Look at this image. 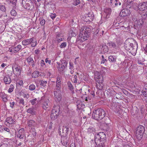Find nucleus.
Listing matches in <instances>:
<instances>
[{"instance_id":"nucleus-2","label":"nucleus","mask_w":147,"mask_h":147,"mask_svg":"<svg viewBox=\"0 0 147 147\" xmlns=\"http://www.w3.org/2000/svg\"><path fill=\"white\" fill-rule=\"evenodd\" d=\"M90 29L87 26L83 27L80 30L79 39L82 42L85 41L89 37Z\"/></svg>"},{"instance_id":"nucleus-26","label":"nucleus","mask_w":147,"mask_h":147,"mask_svg":"<svg viewBox=\"0 0 147 147\" xmlns=\"http://www.w3.org/2000/svg\"><path fill=\"white\" fill-rule=\"evenodd\" d=\"M63 38V37L62 36V35L61 34H58L56 38L57 41L58 42H60L62 41Z\"/></svg>"},{"instance_id":"nucleus-15","label":"nucleus","mask_w":147,"mask_h":147,"mask_svg":"<svg viewBox=\"0 0 147 147\" xmlns=\"http://www.w3.org/2000/svg\"><path fill=\"white\" fill-rule=\"evenodd\" d=\"M61 91H55L54 92L55 96L58 101H60L61 100Z\"/></svg>"},{"instance_id":"nucleus-43","label":"nucleus","mask_w":147,"mask_h":147,"mask_svg":"<svg viewBox=\"0 0 147 147\" xmlns=\"http://www.w3.org/2000/svg\"><path fill=\"white\" fill-rule=\"evenodd\" d=\"M108 46L106 45H103L102 46V49L103 51L105 53H107L108 52Z\"/></svg>"},{"instance_id":"nucleus-39","label":"nucleus","mask_w":147,"mask_h":147,"mask_svg":"<svg viewBox=\"0 0 147 147\" xmlns=\"http://www.w3.org/2000/svg\"><path fill=\"white\" fill-rule=\"evenodd\" d=\"M95 131V129L93 127H89L88 129V131L89 133H93L94 134V132Z\"/></svg>"},{"instance_id":"nucleus-45","label":"nucleus","mask_w":147,"mask_h":147,"mask_svg":"<svg viewBox=\"0 0 147 147\" xmlns=\"http://www.w3.org/2000/svg\"><path fill=\"white\" fill-rule=\"evenodd\" d=\"M0 9L1 11L3 12H5L6 10L5 6L3 5H0Z\"/></svg>"},{"instance_id":"nucleus-34","label":"nucleus","mask_w":147,"mask_h":147,"mask_svg":"<svg viewBox=\"0 0 147 147\" xmlns=\"http://www.w3.org/2000/svg\"><path fill=\"white\" fill-rule=\"evenodd\" d=\"M60 62V64L62 65H63L65 66V68L67 67V63L66 61L64 60H61Z\"/></svg>"},{"instance_id":"nucleus-36","label":"nucleus","mask_w":147,"mask_h":147,"mask_svg":"<svg viewBox=\"0 0 147 147\" xmlns=\"http://www.w3.org/2000/svg\"><path fill=\"white\" fill-rule=\"evenodd\" d=\"M27 61L29 64H30V63H34L33 59L30 57H29L27 59Z\"/></svg>"},{"instance_id":"nucleus-63","label":"nucleus","mask_w":147,"mask_h":147,"mask_svg":"<svg viewBox=\"0 0 147 147\" xmlns=\"http://www.w3.org/2000/svg\"><path fill=\"white\" fill-rule=\"evenodd\" d=\"M10 107L13 108L15 105V102H10Z\"/></svg>"},{"instance_id":"nucleus-33","label":"nucleus","mask_w":147,"mask_h":147,"mask_svg":"<svg viewBox=\"0 0 147 147\" xmlns=\"http://www.w3.org/2000/svg\"><path fill=\"white\" fill-rule=\"evenodd\" d=\"M39 75V72L37 71H34L32 75L33 78H35L38 77Z\"/></svg>"},{"instance_id":"nucleus-12","label":"nucleus","mask_w":147,"mask_h":147,"mask_svg":"<svg viewBox=\"0 0 147 147\" xmlns=\"http://www.w3.org/2000/svg\"><path fill=\"white\" fill-rule=\"evenodd\" d=\"M106 136L104 133L100 132V143H102L103 144H106Z\"/></svg>"},{"instance_id":"nucleus-18","label":"nucleus","mask_w":147,"mask_h":147,"mask_svg":"<svg viewBox=\"0 0 147 147\" xmlns=\"http://www.w3.org/2000/svg\"><path fill=\"white\" fill-rule=\"evenodd\" d=\"M34 41V38H32L23 40L22 43L23 45H27Z\"/></svg>"},{"instance_id":"nucleus-22","label":"nucleus","mask_w":147,"mask_h":147,"mask_svg":"<svg viewBox=\"0 0 147 147\" xmlns=\"http://www.w3.org/2000/svg\"><path fill=\"white\" fill-rule=\"evenodd\" d=\"M28 126L30 127H34L36 124L35 121L32 120H29L27 122Z\"/></svg>"},{"instance_id":"nucleus-47","label":"nucleus","mask_w":147,"mask_h":147,"mask_svg":"<svg viewBox=\"0 0 147 147\" xmlns=\"http://www.w3.org/2000/svg\"><path fill=\"white\" fill-rule=\"evenodd\" d=\"M7 1H9L10 3H12L13 5H16L17 0H6Z\"/></svg>"},{"instance_id":"nucleus-31","label":"nucleus","mask_w":147,"mask_h":147,"mask_svg":"<svg viewBox=\"0 0 147 147\" xmlns=\"http://www.w3.org/2000/svg\"><path fill=\"white\" fill-rule=\"evenodd\" d=\"M127 8H130V7L133 5V0H127Z\"/></svg>"},{"instance_id":"nucleus-6","label":"nucleus","mask_w":147,"mask_h":147,"mask_svg":"<svg viewBox=\"0 0 147 147\" xmlns=\"http://www.w3.org/2000/svg\"><path fill=\"white\" fill-rule=\"evenodd\" d=\"M22 4L24 7L29 10H32L34 7V5L31 0H22Z\"/></svg>"},{"instance_id":"nucleus-1","label":"nucleus","mask_w":147,"mask_h":147,"mask_svg":"<svg viewBox=\"0 0 147 147\" xmlns=\"http://www.w3.org/2000/svg\"><path fill=\"white\" fill-rule=\"evenodd\" d=\"M124 47L125 49L129 52L135 53L137 49V44L133 39L128 38L125 42Z\"/></svg>"},{"instance_id":"nucleus-46","label":"nucleus","mask_w":147,"mask_h":147,"mask_svg":"<svg viewBox=\"0 0 147 147\" xmlns=\"http://www.w3.org/2000/svg\"><path fill=\"white\" fill-rule=\"evenodd\" d=\"M13 86L12 84H11L10 86L9 89L8 90V92L9 93H11L12 92L13 90Z\"/></svg>"},{"instance_id":"nucleus-48","label":"nucleus","mask_w":147,"mask_h":147,"mask_svg":"<svg viewBox=\"0 0 147 147\" xmlns=\"http://www.w3.org/2000/svg\"><path fill=\"white\" fill-rule=\"evenodd\" d=\"M61 87V85L56 84V90L57 91H60Z\"/></svg>"},{"instance_id":"nucleus-11","label":"nucleus","mask_w":147,"mask_h":147,"mask_svg":"<svg viewBox=\"0 0 147 147\" xmlns=\"http://www.w3.org/2000/svg\"><path fill=\"white\" fill-rule=\"evenodd\" d=\"M138 8L140 11L145 10L147 9V3L143 2L140 3L138 5Z\"/></svg>"},{"instance_id":"nucleus-21","label":"nucleus","mask_w":147,"mask_h":147,"mask_svg":"<svg viewBox=\"0 0 147 147\" xmlns=\"http://www.w3.org/2000/svg\"><path fill=\"white\" fill-rule=\"evenodd\" d=\"M57 63L58 65L57 69L58 71H63L65 69V66L63 65H62L60 64V62H57Z\"/></svg>"},{"instance_id":"nucleus-9","label":"nucleus","mask_w":147,"mask_h":147,"mask_svg":"<svg viewBox=\"0 0 147 147\" xmlns=\"http://www.w3.org/2000/svg\"><path fill=\"white\" fill-rule=\"evenodd\" d=\"M41 100L42 107L43 109L47 110L49 108L51 103L49 99L47 98L45 99V97L43 96L41 97Z\"/></svg>"},{"instance_id":"nucleus-23","label":"nucleus","mask_w":147,"mask_h":147,"mask_svg":"<svg viewBox=\"0 0 147 147\" xmlns=\"http://www.w3.org/2000/svg\"><path fill=\"white\" fill-rule=\"evenodd\" d=\"M4 80L5 83L6 84H9L11 82V79L9 76L8 77H5L4 78Z\"/></svg>"},{"instance_id":"nucleus-4","label":"nucleus","mask_w":147,"mask_h":147,"mask_svg":"<svg viewBox=\"0 0 147 147\" xmlns=\"http://www.w3.org/2000/svg\"><path fill=\"white\" fill-rule=\"evenodd\" d=\"M94 78L96 80V86L97 88L101 90L103 88L104 85L103 84V77L102 75L98 72L96 71L94 73Z\"/></svg>"},{"instance_id":"nucleus-27","label":"nucleus","mask_w":147,"mask_h":147,"mask_svg":"<svg viewBox=\"0 0 147 147\" xmlns=\"http://www.w3.org/2000/svg\"><path fill=\"white\" fill-rule=\"evenodd\" d=\"M138 112V109L136 107H134L131 110V113L133 114V115H136Z\"/></svg>"},{"instance_id":"nucleus-20","label":"nucleus","mask_w":147,"mask_h":147,"mask_svg":"<svg viewBox=\"0 0 147 147\" xmlns=\"http://www.w3.org/2000/svg\"><path fill=\"white\" fill-rule=\"evenodd\" d=\"M100 132L98 134H95L94 136V141L96 144L100 143Z\"/></svg>"},{"instance_id":"nucleus-28","label":"nucleus","mask_w":147,"mask_h":147,"mask_svg":"<svg viewBox=\"0 0 147 147\" xmlns=\"http://www.w3.org/2000/svg\"><path fill=\"white\" fill-rule=\"evenodd\" d=\"M27 112L28 113H30L32 115H35V111L34 109L32 108H30L27 109Z\"/></svg>"},{"instance_id":"nucleus-40","label":"nucleus","mask_w":147,"mask_h":147,"mask_svg":"<svg viewBox=\"0 0 147 147\" xmlns=\"http://www.w3.org/2000/svg\"><path fill=\"white\" fill-rule=\"evenodd\" d=\"M1 98L5 102H7V95L5 94H3L1 95Z\"/></svg>"},{"instance_id":"nucleus-51","label":"nucleus","mask_w":147,"mask_h":147,"mask_svg":"<svg viewBox=\"0 0 147 147\" xmlns=\"http://www.w3.org/2000/svg\"><path fill=\"white\" fill-rule=\"evenodd\" d=\"M31 43H32L31 46L32 47H34L36 45V41L35 40H34V41Z\"/></svg>"},{"instance_id":"nucleus-24","label":"nucleus","mask_w":147,"mask_h":147,"mask_svg":"<svg viewBox=\"0 0 147 147\" xmlns=\"http://www.w3.org/2000/svg\"><path fill=\"white\" fill-rule=\"evenodd\" d=\"M13 67H14L16 71L17 72L18 74H21L22 67L20 66L17 65L16 66L15 65V66H13V67H12L13 68Z\"/></svg>"},{"instance_id":"nucleus-32","label":"nucleus","mask_w":147,"mask_h":147,"mask_svg":"<svg viewBox=\"0 0 147 147\" xmlns=\"http://www.w3.org/2000/svg\"><path fill=\"white\" fill-rule=\"evenodd\" d=\"M63 133H65V135L67 134V132L69 131V128L66 126H63L62 128Z\"/></svg>"},{"instance_id":"nucleus-5","label":"nucleus","mask_w":147,"mask_h":147,"mask_svg":"<svg viewBox=\"0 0 147 147\" xmlns=\"http://www.w3.org/2000/svg\"><path fill=\"white\" fill-rule=\"evenodd\" d=\"M105 114L104 110L99 108L94 111L92 113V117L96 120H100L105 116Z\"/></svg>"},{"instance_id":"nucleus-56","label":"nucleus","mask_w":147,"mask_h":147,"mask_svg":"<svg viewBox=\"0 0 147 147\" xmlns=\"http://www.w3.org/2000/svg\"><path fill=\"white\" fill-rule=\"evenodd\" d=\"M19 103L20 104H22L23 105H24V102L23 98L20 99L19 102Z\"/></svg>"},{"instance_id":"nucleus-52","label":"nucleus","mask_w":147,"mask_h":147,"mask_svg":"<svg viewBox=\"0 0 147 147\" xmlns=\"http://www.w3.org/2000/svg\"><path fill=\"white\" fill-rule=\"evenodd\" d=\"M107 61V60L105 59H101V61L100 62V63L101 64H105H105H106Z\"/></svg>"},{"instance_id":"nucleus-62","label":"nucleus","mask_w":147,"mask_h":147,"mask_svg":"<svg viewBox=\"0 0 147 147\" xmlns=\"http://www.w3.org/2000/svg\"><path fill=\"white\" fill-rule=\"evenodd\" d=\"M17 83L20 86H22L23 85V81L21 80L20 81H19Z\"/></svg>"},{"instance_id":"nucleus-50","label":"nucleus","mask_w":147,"mask_h":147,"mask_svg":"<svg viewBox=\"0 0 147 147\" xmlns=\"http://www.w3.org/2000/svg\"><path fill=\"white\" fill-rule=\"evenodd\" d=\"M140 110L141 111V113L142 114L144 110V105H141L140 107Z\"/></svg>"},{"instance_id":"nucleus-49","label":"nucleus","mask_w":147,"mask_h":147,"mask_svg":"<svg viewBox=\"0 0 147 147\" xmlns=\"http://www.w3.org/2000/svg\"><path fill=\"white\" fill-rule=\"evenodd\" d=\"M11 14L12 16H16V12L15 10H12L11 11Z\"/></svg>"},{"instance_id":"nucleus-64","label":"nucleus","mask_w":147,"mask_h":147,"mask_svg":"<svg viewBox=\"0 0 147 147\" xmlns=\"http://www.w3.org/2000/svg\"><path fill=\"white\" fill-rule=\"evenodd\" d=\"M122 91L123 93L125 95L127 94H128V92L125 89H122Z\"/></svg>"},{"instance_id":"nucleus-44","label":"nucleus","mask_w":147,"mask_h":147,"mask_svg":"<svg viewBox=\"0 0 147 147\" xmlns=\"http://www.w3.org/2000/svg\"><path fill=\"white\" fill-rule=\"evenodd\" d=\"M36 87L33 84H31L29 86V89L30 91L33 90L35 89Z\"/></svg>"},{"instance_id":"nucleus-59","label":"nucleus","mask_w":147,"mask_h":147,"mask_svg":"<svg viewBox=\"0 0 147 147\" xmlns=\"http://www.w3.org/2000/svg\"><path fill=\"white\" fill-rule=\"evenodd\" d=\"M74 83H76L78 81V77L77 75H75L74 77Z\"/></svg>"},{"instance_id":"nucleus-14","label":"nucleus","mask_w":147,"mask_h":147,"mask_svg":"<svg viewBox=\"0 0 147 147\" xmlns=\"http://www.w3.org/2000/svg\"><path fill=\"white\" fill-rule=\"evenodd\" d=\"M94 15L92 13H90L87 15L86 16V21L87 22L92 21L94 18Z\"/></svg>"},{"instance_id":"nucleus-16","label":"nucleus","mask_w":147,"mask_h":147,"mask_svg":"<svg viewBox=\"0 0 147 147\" xmlns=\"http://www.w3.org/2000/svg\"><path fill=\"white\" fill-rule=\"evenodd\" d=\"M22 46L20 45H18L16 47L12 48L10 51L11 52L15 53L19 51L21 49Z\"/></svg>"},{"instance_id":"nucleus-10","label":"nucleus","mask_w":147,"mask_h":147,"mask_svg":"<svg viewBox=\"0 0 147 147\" xmlns=\"http://www.w3.org/2000/svg\"><path fill=\"white\" fill-rule=\"evenodd\" d=\"M16 123L15 120L13 119L11 117H7L5 122V124L7 126H9L10 125H12L13 124Z\"/></svg>"},{"instance_id":"nucleus-8","label":"nucleus","mask_w":147,"mask_h":147,"mask_svg":"<svg viewBox=\"0 0 147 147\" xmlns=\"http://www.w3.org/2000/svg\"><path fill=\"white\" fill-rule=\"evenodd\" d=\"M59 111V106H54L53 107L51 115V119L53 120H55L56 119L58 116Z\"/></svg>"},{"instance_id":"nucleus-3","label":"nucleus","mask_w":147,"mask_h":147,"mask_svg":"<svg viewBox=\"0 0 147 147\" xmlns=\"http://www.w3.org/2000/svg\"><path fill=\"white\" fill-rule=\"evenodd\" d=\"M94 78L96 80V86L97 88L101 90L103 88L104 85L103 84V77L102 75L98 72L96 71L94 73Z\"/></svg>"},{"instance_id":"nucleus-13","label":"nucleus","mask_w":147,"mask_h":147,"mask_svg":"<svg viewBox=\"0 0 147 147\" xmlns=\"http://www.w3.org/2000/svg\"><path fill=\"white\" fill-rule=\"evenodd\" d=\"M17 138L20 139H22L24 137V130L23 128H22L19 129L18 133L16 134Z\"/></svg>"},{"instance_id":"nucleus-54","label":"nucleus","mask_w":147,"mask_h":147,"mask_svg":"<svg viewBox=\"0 0 147 147\" xmlns=\"http://www.w3.org/2000/svg\"><path fill=\"white\" fill-rule=\"evenodd\" d=\"M40 24L42 26L45 24V20L44 19H40Z\"/></svg>"},{"instance_id":"nucleus-38","label":"nucleus","mask_w":147,"mask_h":147,"mask_svg":"<svg viewBox=\"0 0 147 147\" xmlns=\"http://www.w3.org/2000/svg\"><path fill=\"white\" fill-rule=\"evenodd\" d=\"M40 85L43 87L46 86L47 83V82L46 81H43V80H40Z\"/></svg>"},{"instance_id":"nucleus-7","label":"nucleus","mask_w":147,"mask_h":147,"mask_svg":"<svg viewBox=\"0 0 147 147\" xmlns=\"http://www.w3.org/2000/svg\"><path fill=\"white\" fill-rule=\"evenodd\" d=\"M144 131L145 128L143 126L140 125L137 127L135 135L138 139L140 140L142 138Z\"/></svg>"},{"instance_id":"nucleus-53","label":"nucleus","mask_w":147,"mask_h":147,"mask_svg":"<svg viewBox=\"0 0 147 147\" xmlns=\"http://www.w3.org/2000/svg\"><path fill=\"white\" fill-rule=\"evenodd\" d=\"M98 145L97 147H105L106 144H103L102 143H98Z\"/></svg>"},{"instance_id":"nucleus-41","label":"nucleus","mask_w":147,"mask_h":147,"mask_svg":"<svg viewBox=\"0 0 147 147\" xmlns=\"http://www.w3.org/2000/svg\"><path fill=\"white\" fill-rule=\"evenodd\" d=\"M80 3L79 0H74L72 4L75 6H76Z\"/></svg>"},{"instance_id":"nucleus-58","label":"nucleus","mask_w":147,"mask_h":147,"mask_svg":"<svg viewBox=\"0 0 147 147\" xmlns=\"http://www.w3.org/2000/svg\"><path fill=\"white\" fill-rule=\"evenodd\" d=\"M45 62L46 63H48L49 64H51V61L50 60H49V58H47L45 59Z\"/></svg>"},{"instance_id":"nucleus-25","label":"nucleus","mask_w":147,"mask_h":147,"mask_svg":"<svg viewBox=\"0 0 147 147\" xmlns=\"http://www.w3.org/2000/svg\"><path fill=\"white\" fill-rule=\"evenodd\" d=\"M107 45L109 48H111L112 47L113 48H116L117 45L115 43L112 42H109L107 44Z\"/></svg>"},{"instance_id":"nucleus-35","label":"nucleus","mask_w":147,"mask_h":147,"mask_svg":"<svg viewBox=\"0 0 147 147\" xmlns=\"http://www.w3.org/2000/svg\"><path fill=\"white\" fill-rule=\"evenodd\" d=\"M109 59L110 61L115 63L116 61V58H114L113 56H110L109 57Z\"/></svg>"},{"instance_id":"nucleus-19","label":"nucleus","mask_w":147,"mask_h":147,"mask_svg":"<svg viewBox=\"0 0 147 147\" xmlns=\"http://www.w3.org/2000/svg\"><path fill=\"white\" fill-rule=\"evenodd\" d=\"M112 11L111 9L110 8H107L105 9L104 12L105 13L106 18H109Z\"/></svg>"},{"instance_id":"nucleus-57","label":"nucleus","mask_w":147,"mask_h":147,"mask_svg":"<svg viewBox=\"0 0 147 147\" xmlns=\"http://www.w3.org/2000/svg\"><path fill=\"white\" fill-rule=\"evenodd\" d=\"M142 93L143 96L145 97H147V89L146 90L144 91Z\"/></svg>"},{"instance_id":"nucleus-42","label":"nucleus","mask_w":147,"mask_h":147,"mask_svg":"<svg viewBox=\"0 0 147 147\" xmlns=\"http://www.w3.org/2000/svg\"><path fill=\"white\" fill-rule=\"evenodd\" d=\"M116 98L119 99H121L122 98V96L121 93H117L115 95Z\"/></svg>"},{"instance_id":"nucleus-61","label":"nucleus","mask_w":147,"mask_h":147,"mask_svg":"<svg viewBox=\"0 0 147 147\" xmlns=\"http://www.w3.org/2000/svg\"><path fill=\"white\" fill-rule=\"evenodd\" d=\"M69 69H74V67L73 65V64L71 62L69 63Z\"/></svg>"},{"instance_id":"nucleus-29","label":"nucleus","mask_w":147,"mask_h":147,"mask_svg":"<svg viewBox=\"0 0 147 147\" xmlns=\"http://www.w3.org/2000/svg\"><path fill=\"white\" fill-rule=\"evenodd\" d=\"M76 105H77V108L78 109H80L81 107H82L83 105L82 102L79 100H77L76 101Z\"/></svg>"},{"instance_id":"nucleus-55","label":"nucleus","mask_w":147,"mask_h":147,"mask_svg":"<svg viewBox=\"0 0 147 147\" xmlns=\"http://www.w3.org/2000/svg\"><path fill=\"white\" fill-rule=\"evenodd\" d=\"M66 46V43L65 42H63L60 45L61 48H64Z\"/></svg>"},{"instance_id":"nucleus-17","label":"nucleus","mask_w":147,"mask_h":147,"mask_svg":"<svg viewBox=\"0 0 147 147\" xmlns=\"http://www.w3.org/2000/svg\"><path fill=\"white\" fill-rule=\"evenodd\" d=\"M129 15V12L126 9H124L122 10L120 13V16L122 17H124Z\"/></svg>"},{"instance_id":"nucleus-60","label":"nucleus","mask_w":147,"mask_h":147,"mask_svg":"<svg viewBox=\"0 0 147 147\" xmlns=\"http://www.w3.org/2000/svg\"><path fill=\"white\" fill-rule=\"evenodd\" d=\"M56 16V14L55 13H52L50 15V17L52 19H54Z\"/></svg>"},{"instance_id":"nucleus-37","label":"nucleus","mask_w":147,"mask_h":147,"mask_svg":"<svg viewBox=\"0 0 147 147\" xmlns=\"http://www.w3.org/2000/svg\"><path fill=\"white\" fill-rule=\"evenodd\" d=\"M67 85L69 88V89L71 91H73L74 89V87L71 83L69 82H67Z\"/></svg>"},{"instance_id":"nucleus-30","label":"nucleus","mask_w":147,"mask_h":147,"mask_svg":"<svg viewBox=\"0 0 147 147\" xmlns=\"http://www.w3.org/2000/svg\"><path fill=\"white\" fill-rule=\"evenodd\" d=\"M76 105H77V108L78 109H80L81 107H82L83 105L82 102L79 100H77L76 101Z\"/></svg>"}]
</instances>
